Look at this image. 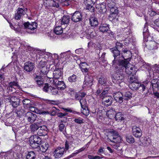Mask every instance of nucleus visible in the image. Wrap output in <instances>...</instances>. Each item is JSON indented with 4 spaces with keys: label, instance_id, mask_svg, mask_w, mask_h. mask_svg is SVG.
Here are the masks:
<instances>
[{
    "label": "nucleus",
    "instance_id": "nucleus-1",
    "mask_svg": "<svg viewBox=\"0 0 159 159\" xmlns=\"http://www.w3.org/2000/svg\"><path fill=\"white\" fill-rule=\"evenodd\" d=\"M125 77V71L118 70L113 75L112 77V81L114 83L120 84L124 81Z\"/></svg>",
    "mask_w": 159,
    "mask_h": 159
},
{
    "label": "nucleus",
    "instance_id": "nucleus-2",
    "mask_svg": "<svg viewBox=\"0 0 159 159\" xmlns=\"http://www.w3.org/2000/svg\"><path fill=\"white\" fill-rule=\"evenodd\" d=\"M29 141L31 147L36 148L39 147L41 143L42 140L38 135H34L30 137Z\"/></svg>",
    "mask_w": 159,
    "mask_h": 159
},
{
    "label": "nucleus",
    "instance_id": "nucleus-3",
    "mask_svg": "<svg viewBox=\"0 0 159 159\" xmlns=\"http://www.w3.org/2000/svg\"><path fill=\"white\" fill-rule=\"evenodd\" d=\"M99 31L103 33H106L107 35L111 37H114V34L110 29L109 25L106 23L101 24L99 28Z\"/></svg>",
    "mask_w": 159,
    "mask_h": 159
},
{
    "label": "nucleus",
    "instance_id": "nucleus-4",
    "mask_svg": "<svg viewBox=\"0 0 159 159\" xmlns=\"http://www.w3.org/2000/svg\"><path fill=\"white\" fill-rule=\"evenodd\" d=\"M71 20L75 23H78L81 21L82 20L83 16L82 13L79 11H75L73 13L71 14Z\"/></svg>",
    "mask_w": 159,
    "mask_h": 159
},
{
    "label": "nucleus",
    "instance_id": "nucleus-5",
    "mask_svg": "<svg viewBox=\"0 0 159 159\" xmlns=\"http://www.w3.org/2000/svg\"><path fill=\"white\" fill-rule=\"evenodd\" d=\"M129 61L127 60L124 59V60H120L119 59L117 61H118L117 65L119 68L118 70L124 71L125 68L130 65Z\"/></svg>",
    "mask_w": 159,
    "mask_h": 159
},
{
    "label": "nucleus",
    "instance_id": "nucleus-6",
    "mask_svg": "<svg viewBox=\"0 0 159 159\" xmlns=\"http://www.w3.org/2000/svg\"><path fill=\"white\" fill-rule=\"evenodd\" d=\"M112 53L113 54L114 60L112 61V65H115L121 57L120 51L115 48H112L111 49Z\"/></svg>",
    "mask_w": 159,
    "mask_h": 159
},
{
    "label": "nucleus",
    "instance_id": "nucleus-7",
    "mask_svg": "<svg viewBox=\"0 0 159 159\" xmlns=\"http://www.w3.org/2000/svg\"><path fill=\"white\" fill-rule=\"evenodd\" d=\"M25 117L28 122L30 123H34L37 118V115L33 113L28 111L25 114Z\"/></svg>",
    "mask_w": 159,
    "mask_h": 159
},
{
    "label": "nucleus",
    "instance_id": "nucleus-8",
    "mask_svg": "<svg viewBox=\"0 0 159 159\" xmlns=\"http://www.w3.org/2000/svg\"><path fill=\"white\" fill-rule=\"evenodd\" d=\"M132 132L133 134L136 137L140 138L142 135V131L140 128L136 125L132 126Z\"/></svg>",
    "mask_w": 159,
    "mask_h": 159
},
{
    "label": "nucleus",
    "instance_id": "nucleus-9",
    "mask_svg": "<svg viewBox=\"0 0 159 159\" xmlns=\"http://www.w3.org/2000/svg\"><path fill=\"white\" fill-rule=\"evenodd\" d=\"M65 151L64 148L59 147L57 148L54 152V156L56 158H59L61 157Z\"/></svg>",
    "mask_w": 159,
    "mask_h": 159
},
{
    "label": "nucleus",
    "instance_id": "nucleus-10",
    "mask_svg": "<svg viewBox=\"0 0 159 159\" xmlns=\"http://www.w3.org/2000/svg\"><path fill=\"white\" fill-rule=\"evenodd\" d=\"M27 10V8L24 9L21 8H18L17 9V12L15 15V18L16 20H20L21 17L26 13Z\"/></svg>",
    "mask_w": 159,
    "mask_h": 159
},
{
    "label": "nucleus",
    "instance_id": "nucleus-11",
    "mask_svg": "<svg viewBox=\"0 0 159 159\" xmlns=\"http://www.w3.org/2000/svg\"><path fill=\"white\" fill-rule=\"evenodd\" d=\"M81 107L83 109V113L86 115H88L89 114V111L88 108L87 107L86 101L85 99L82 98L80 101Z\"/></svg>",
    "mask_w": 159,
    "mask_h": 159
},
{
    "label": "nucleus",
    "instance_id": "nucleus-12",
    "mask_svg": "<svg viewBox=\"0 0 159 159\" xmlns=\"http://www.w3.org/2000/svg\"><path fill=\"white\" fill-rule=\"evenodd\" d=\"M19 86V85L17 82L13 81L9 83L7 87V89L8 92H13L14 93L16 92L15 87H18Z\"/></svg>",
    "mask_w": 159,
    "mask_h": 159
},
{
    "label": "nucleus",
    "instance_id": "nucleus-13",
    "mask_svg": "<svg viewBox=\"0 0 159 159\" xmlns=\"http://www.w3.org/2000/svg\"><path fill=\"white\" fill-rule=\"evenodd\" d=\"M101 98L102 99V104L106 107L111 105L112 102L113 98L111 96H104Z\"/></svg>",
    "mask_w": 159,
    "mask_h": 159
},
{
    "label": "nucleus",
    "instance_id": "nucleus-14",
    "mask_svg": "<svg viewBox=\"0 0 159 159\" xmlns=\"http://www.w3.org/2000/svg\"><path fill=\"white\" fill-rule=\"evenodd\" d=\"M53 83L58 89L63 90L66 88V85L63 81H59L57 80H54Z\"/></svg>",
    "mask_w": 159,
    "mask_h": 159
},
{
    "label": "nucleus",
    "instance_id": "nucleus-15",
    "mask_svg": "<svg viewBox=\"0 0 159 159\" xmlns=\"http://www.w3.org/2000/svg\"><path fill=\"white\" fill-rule=\"evenodd\" d=\"M34 67V64L31 61H27L24 64V69L27 72H31Z\"/></svg>",
    "mask_w": 159,
    "mask_h": 159
},
{
    "label": "nucleus",
    "instance_id": "nucleus-16",
    "mask_svg": "<svg viewBox=\"0 0 159 159\" xmlns=\"http://www.w3.org/2000/svg\"><path fill=\"white\" fill-rule=\"evenodd\" d=\"M122 56L124 60H127L130 61L131 57H132V53L131 52L126 49L123 50L122 49Z\"/></svg>",
    "mask_w": 159,
    "mask_h": 159
},
{
    "label": "nucleus",
    "instance_id": "nucleus-17",
    "mask_svg": "<svg viewBox=\"0 0 159 159\" xmlns=\"http://www.w3.org/2000/svg\"><path fill=\"white\" fill-rule=\"evenodd\" d=\"M113 97L115 100L117 102L121 103L123 102V96L122 93L118 92L113 94Z\"/></svg>",
    "mask_w": 159,
    "mask_h": 159
},
{
    "label": "nucleus",
    "instance_id": "nucleus-18",
    "mask_svg": "<svg viewBox=\"0 0 159 159\" xmlns=\"http://www.w3.org/2000/svg\"><path fill=\"white\" fill-rule=\"evenodd\" d=\"M23 25L25 29L34 30L36 29L37 27V23L35 22H32L30 23L28 21L25 22Z\"/></svg>",
    "mask_w": 159,
    "mask_h": 159
},
{
    "label": "nucleus",
    "instance_id": "nucleus-19",
    "mask_svg": "<svg viewBox=\"0 0 159 159\" xmlns=\"http://www.w3.org/2000/svg\"><path fill=\"white\" fill-rule=\"evenodd\" d=\"M48 130L47 127L46 126H39L37 134L39 136H45L47 134Z\"/></svg>",
    "mask_w": 159,
    "mask_h": 159
},
{
    "label": "nucleus",
    "instance_id": "nucleus-20",
    "mask_svg": "<svg viewBox=\"0 0 159 159\" xmlns=\"http://www.w3.org/2000/svg\"><path fill=\"white\" fill-rule=\"evenodd\" d=\"M24 107L26 108H29L30 111H33L32 109H34L33 107V102L30 100L28 99H25L22 101Z\"/></svg>",
    "mask_w": 159,
    "mask_h": 159
},
{
    "label": "nucleus",
    "instance_id": "nucleus-21",
    "mask_svg": "<svg viewBox=\"0 0 159 159\" xmlns=\"http://www.w3.org/2000/svg\"><path fill=\"white\" fill-rule=\"evenodd\" d=\"M96 9L101 13H103L106 11L107 9L106 7V4L102 2L101 3L98 4L96 6Z\"/></svg>",
    "mask_w": 159,
    "mask_h": 159
},
{
    "label": "nucleus",
    "instance_id": "nucleus-22",
    "mask_svg": "<svg viewBox=\"0 0 159 159\" xmlns=\"http://www.w3.org/2000/svg\"><path fill=\"white\" fill-rule=\"evenodd\" d=\"M147 44H145V46L148 48L150 50L157 49V43L155 41H147Z\"/></svg>",
    "mask_w": 159,
    "mask_h": 159
},
{
    "label": "nucleus",
    "instance_id": "nucleus-23",
    "mask_svg": "<svg viewBox=\"0 0 159 159\" xmlns=\"http://www.w3.org/2000/svg\"><path fill=\"white\" fill-rule=\"evenodd\" d=\"M62 69L61 68L55 69L53 72V77L55 80H57L62 75Z\"/></svg>",
    "mask_w": 159,
    "mask_h": 159
},
{
    "label": "nucleus",
    "instance_id": "nucleus-24",
    "mask_svg": "<svg viewBox=\"0 0 159 159\" xmlns=\"http://www.w3.org/2000/svg\"><path fill=\"white\" fill-rule=\"evenodd\" d=\"M85 32L91 38H93L96 36L94 29L91 27H88L85 30Z\"/></svg>",
    "mask_w": 159,
    "mask_h": 159
},
{
    "label": "nucleus",
    "instance_id": "nucleus-25",
    "mask_svg": "<svg viewBox=\"0 0 159 159\" xmlns=\"http://www.w3.org/2000/svg\"><path fill=\"white\" fill-rule=\"evenodd\" d=\"M93 78L92 76H86L84 82V85L89 86H91L93 84Z\"/></svg>",
    "mask_w": 159,
    "mask_h": 159
},
{
    "label": "nucleus",
    "instance_id": "nucleus-26",
    "mask_svg": "<svg viewBox=\"0 0 159 159\" xmlns=\"http://www.w3.org/2000/svg\"><path fill=\"white\" fill-rule=\"evenodd\" d=\"M107 3L108 7L110 9L111 12H117L118 10L117 8L115 7V3L113 2H107Z\"/></svg>",
    "mask_w": 159,
    "mask_h": 159
},
{
    "label": "nucleus",
    "instance_id": "nucleus-27",
    "mask_svg": "<svg viewBox=\"0 0 159 159\" xmlns=\"http://www.w3.org/2000/svg\"><path fill=\"white\" fill-rule=\"evenodd\" d=\"M34 80L38 86L40 87L43 85L44 84L43 80L41 76L36 75L34 78Z\"/></svg>",
    "mask_w": 159,
    "mask_h": 159
},
{
    "label": "nucleus",
    "instance_id": "nucleus-28",
    "mask_svg": "<svg viewBox=\"0 0 159 159\" xmlns=\"http://www.w3.org/2000/svg\"><path fill=\"white\" fill-rule=\"evenodd\" d=\"M79 66L83 72L87 73L88 71L89 68L88 64L86 62H81L79 64Z\"/></svg>",
    "mask_w": 159,
    "mask_h": 159
},
{
    "label": "nucleus",
    "instance_id": "nucleus-29",
    "mask_svg": "<svg viewBox=\"0 0 159 159\" xmlns=\"http://www.w3.org/2000/svg\"><path fill=\"white\" fill-rule=\"evenodd\" d=\"M150 84L152 85L153 89L158 90L159 88V80L157 79L153 80L150 83Z\"/></svg>",
    "mask_w": 159,
    "mask_h": 159
},
{
    "label": "nucleus",
    "instance_id": "nucleus-30",
    "mask_svg": "<svg viewBox=\"0 0 159 159\" xmlns=\"http://www.w3.org/2000/svg\"><path fill=\"white\" fill-rule=\"evenodd\" d=\"M125 72H126V74L129 75H134L135 73V70L133 66H130V65L129 66H128L124 70Z\"/></svg>",
    "mask_w": 159,
    "mask_h": 159
},
{
    "label": "nucleus",
    "instance_id": "nucleus-31",
    "mask_svg": "<svg viewBox=\"0 0 159 159\" xmlns=\"http://www.w3.org/2000/svg\"><path fill=\"white\" fill-rule=\"evenodd\" d=\"M141 86V84L139 82L136 83H132L129 84V87L132 90H135L138 89Z\"/></svg>",
    "mask_w": 159,
    "mask_h": 159
},
{
    "label": "nucleus",
    "instance_id": "nucleus-32",
    "mask_svg": "<svg viewBox=\"0 0 159 159\" xmlns=\"http://www.w3.org/2000/svg\"><path fill=\"white\" fill-rule=\"evenodd\" d=\"M122 29H123V34L125 38L128 37V35H129L131 33L130 27L129 26H127L126 27H124Z\"/></svg>",
    "mask_w": 159,
    "mask_h": 159
},
{
    "label": "nucleus",
    "instance_id": "nucleus-33",
    "mask_svg": "<svg viewBox=\"0 0 159 159\" xmlns=\"http://www.w3.org/2000/svg\"><path fill=\"white\" fill-rule=\"evenodd\" d=\"M70 20V17L68 15L64 16L61 20V25L68 24Z\"/></svg>",
    "mask_w": 159,
    "mask_h": 159
},
{
    "label": "nucleus",
    "instance_id": "nucleus-34",
    "mask_svg": "<svg viewBox=\"0 0 159 159\" xmlns=\"http://www.w3.org/2000/svg\"><path fill=\"white\" fill-rule=\"evenodd\" d=\"M89 22L92 26H95L98 24L97 19L95 17H91L89 19Z\"/></svg>",
    "mask_w": 159,
    "mask_h": 159
},
{
    "label": "nucleus",
    "instance_id": "nucleus-35",
    "mask_svg": "<svg viewBox=\"0 0 159 159\" xmlns=\"http://www.w3.org/2000/svg\"><path fill=\"white\" fill-rule=\"evenodd\" d=\"M119 13V11H117V12H111L109 17V19L110 20L112 21L115 19H117L116 18L117 17V15Z\"/></svg>",
    "mask_w": 159,
    "mask_h": 159
},
{
    "label": "nucleus",
    "instance_id": "nucleus-36",
    "mask_svg": "<svg viewBox=\"0 0 159 159\" xmlns=\"http://www.w3.org/2000/svg\"><path fill=\"white\" fill-rule=\"evenodd\" d=\"M113 140L112 141L109 139V138H107V140L108 141H110L114 143H119L121 142L122 138H121V136L119 135V136H117L116 137H113Z\"/></svg>",
    "mask_w": 159,
    "mask_h": 159
},
{
    "label": "nucleus",
    "instance_id": "nucleus-37",
    "mask_svg": "<svg viewBox=\"0 0 159 159\" xmlns=\"http://www.w3.org/2000/svg\"><path fill=\"white\" fill-rule=\"evenodd\" d=\"M115 117L116 120L118 121L123 120H124L123 115L122 113L120 112H118L117 113H116Z\"/></svg>",
    "mask_w": 159,
    "mask_h": 159
},
{
    "label": "nucleus",
    "instance_id": "nucleus-38",
    "mask_svg": "<svg viewBox=\"0 0 159 159\" xmlns=\"http://www.w3.org/2000/svg\"><path fill=\"white\" fill-rule=\"evenodd\" d=\"M15 112L17 114V116L20 118L23 115L24 110L20 108H19L15 110Z\"/></svg>",
    "mask_w": 159,
    "mask_h": 159
},
{
    "label": "nucleus",
    "instance_id": "nucleus-39",
    "mask_svg": "<svg viewBox=\"0 0 159 159\" xmlns=\"http://www.w3.org/2000/svg\"><path fill=\"white\" fill-rule=\"evenodd\" d=\"M127 142L130 143H133L135 142V140L133 136L131 135H127L125 136Z\"/></svg>",
    "mask_w": 159,
    "mask_h": 159
},
{
    "label": "nucleus",
    "instance_id": "nucleus-40",
    "mask_svg": "<svg viewBox=\"0 0 159 159\" xmlns=\"http://www.w3.org/2000/svg\"><path fill=\"white\" fill-rule=\"evenodd\" d=\"M116 113V111L113 109H112L107 111L106 114L107 116L109 118H111L112 117H114V116L115 115Z\"/></svg>",
    "mask_w": 159,
    "mask_h": 159
},
{
    "label": "nucleus",
    "instance_id": "nucleus-41",
    "mask_svg": "<svg viewBox=\"0 0 159 159\" xmlns=\"http://www.w3.org/2000/svg\"><path fill=\"white\" fill-rule=\"evenodd\" d=\"M132 93L128 91L125 93L123 95V99L124 100H127L130 99L132 97Z\"/></svg>",
    "mask_w": 159,
    "mask_h": 159
},
{
    "label": "nucleus",
    "instance_id": "nucleus-42",
    "mask_svg": "<svg viewBox=\"0 0 159 159\" xmlns=\"http://www.w3.org/2000/svg\"><path fill=\"white\" fill-rule=\"evenodd\" d=\"M54 32L57 34H60L63 32V30L62 28L60 26H56L54 29Z\"/></svg>",
    "mask_w": 159,
    "mask_h": 159
},
{
    "label": "nucleus",
    "instance_id": "nucleus-43",
    "mask_svg": "<svg viewBox=\"0 0 159 159\" xmlns=\"http://www.w3.org/2000/svg\"><path fill=\"white\" fill-rule=\"evenodd\" d=\"M39 72L40 73V75H46L48 72V69L47 66L44 67V68L41 69H39Z\"/></svg>",
    "mask_w": 159,
    "mask_h": 159
},
{
    "label": "nucleus",
    "instance_id": "nucleus-44",
    "mask_svg": "<svg viewBox=\"0 0 159 159\" xmlns=\"http://www.w3.org/2000/svg\"><path fill=\"white\" fill-rule=\"evenodd\" d=\"M35 154L33 151L29 152L26 156V159H35Z\"/></svg>",
    "mask_w": 159,
    "mask_h": 159
},
{
    "label": "nucleus",
    "instance_id": "nucleus-45",
    "mask_svg": "<svg viewBox=\"0 0 159 159\" xmlns=\"http://www.w3.org/2000/svg\"><path fill=\"white\" fill-rule=\"evenodd\" d=\"M41 150L43 152H45L48 149V144L45 143L43 144L41 146L39 147Z\"/></svg>",
    "mask_w": 159,
    "mask_h": 159
},
{
    "label": "nucleus",
    "instance_id": "nucleus-46",
    "mask_svg": "<svg viewBox=\"0 0 159 159\" xmlns=\"http://www.w3.org/2000/svg\"><path fill=\"white\" fill-rule=\"evenodd\" d=\"M30 127L31 129V131L33 132L35 131L36 130H38L39 128V126L36 123L31 124L30 125Z\"/></svg>",
    "mask_w": 159,
    "mask_h": 159
},
{
    "label": "nucleus",
    "instance_id": "nucleus-47",
    "mask_svg": "<svg viewBox=\"0 0 159 159\" xmlns=\"http://www.w3.org/2000/svg\"><path fill=\"white\" fill-rule=\"evenodd\" d=\"M46 62L45 61H40L38 65V68L39 69H41L44 67H46Z\"/></svg>",
    "mask_w": 159,
    "mask_h": 159
},
{
    "label": "nucleus",
    "instance_id": "nucleus-48",
    "mask_svg": "<svg viewBox=\"0 0 159 159\" xmlns=\"http://www.w3.org/2000/svg\"><path fill=\"white\" fill-rule=\"evenodd\" d=\"M129 83H136L139 82L138 81V79L137 78H136L135 76H134L133 74L130 77L129 79Z\"/></svg>",
    "mask_w": 159,
    "mask_h": 159
},
{
    "label": "nucleus",
    "instance_id": "nucleus-49",
    "mask_svg": "<svg viewBox=\"0 0 159 159\" xmlns=\"http://www.w3.org/2000/svg\"><path fill=\"white\" fill-rule=\"evenodd\" d=\"M148 29L147 26H145L144 27V29L143 32V34L144 37L143 42H145L146 41V39L145 38L147 36L148 34Z\"/></svg>",
    "mask_w": 159,
    "mask_h": 159
},
{
    "label": "nucleus",
    "instance_id": "nucleus-50",
    "mask_svg": "<svg viewBox=\"0 0 159 159\" xmlns=\"http://www.w3.org/2000/svg\"><path fill=\"white\" fill-rule=\"evenodd\" d=\"M50 88V92L53 95H56L58 93V90L57 88L56 89L53 87L51 86Z\"/></svg>",
    "mask_w": 159,
    "mask_h": 159
},
{
    "label": "nucleus",
    "instance_id": "nucleus-51",
    "mask_svg": "<svg viewBox=\"0 0 159 159\" xmlns=\"http://www.w3.org/2000/svg\"><path fill=\"white\" fill-rule=\"evenodd\" d=\"M77 76L75 75H72L68 78L69 81L71 82H75L77 80Z\"/></svg>",
    "mask_w": 159,
    "mask_h": 159
},
{
    "label": "nucleus",
    "instance_id": "nucleus-52",
    "mask_svg": "<svg viewBox=\"0 0 159 159\" xmlns=\"http://www.w3.org/2000/svg\"><path fill=\"white\" fill-rule=\"evenodd\" d=\"M71 143L70 142L66 140L65 142V151H66L68 150L70 146L71 145Z\"/></svg>",
    "mask_w": 159,
    "mask_h": 159
},
{
    "label": "nucleus",
    "instance_id": "nucleus-53",
    "mask_svg": "<svg viewBox=\"0 0 159 159\" xmlns=\"http://www.w3.org/2000/svg\"><path fill=\"white\" fill-rule=\"evenodd\" d=\"M50 87H51V86H49L48 84H45L43 88V90L46 92H49L50 90Z\"/></svg>",
    "mask_w": 159,
    "mask_h": 159
},
{
    "label": "nucleus",
    "instance_id": "nucleus-54",
    "mask_svg": "<svg viewBox=\"0 0 159 159\" xmlns=\"http://www.w3.org/2000/svg\"><path fill=\"white\" fill-rule=\"evenodd\" d=\"M99 83L101 84H106L107 83V80L106 78L103 77H101L99 80Z\"/></svg>",
    "mask_w": 159,
    "mask_h": 159
},
{
    "label": "nucleus",
    "instance_id": "nucleus-55",
    "mask_svg": "<svg viewBox=\"0 0 159 159\" xmlns=\"http://www.w3.org/2000/svg\"><path fill=\"white\" fill-rule=\"evenodd\" d=\"M83 120H84L80 117H79L78 118H76L74 120V121L76 123L80 124L84 123Z\"/></svg>",
    "mask_w": 159,
    "mask_h": 159
},
{
    "label": "nucleus",
    "instance_id": "nucleus-56",
    "mask_svg": "<svg viewBox=\"0 0 159 159\" xmlns=\"http://www.w3.org/2000/svg\"><path fill=\"white\" fill-rule=\"evenodd\" d=\"M58 111V110L55 108V107H54L52 108V109L50 111H49L50 112L49 114L51 115V116H55L56 114L57 111Z\"/></svg>",
    "mask_w": 159,
    "mask_h": 159
},
{
    "label": "nucleus",
    "instance_id": "nucleus-57",
    "mask_svg": "<svg viewBox=\"0 0 159 159\" xmlns=\"http://www.w3.org/2000/svg\"><path fill=\"white\" fill-rule=\"evenodd\" d=\"M86 9L89 10L91 12H93L94 11V7L93 6V4L90 5H87Z\"/></svg>",
    "mask_w": 159,
    "mask_h": 159
},
{
    "label": "nucleus",
    "instance_id": "nucleus-58",
    "mask_svg": "<svg viewBox=\"0 0 159 159\" xmlns=\"http://www.w3.org/2000/svg\"><path fill=\"white\" fill-rule=\"evenodd\" d=\"M16 101L11 103L13 107H16L20 104V101L19 98H16Z\"/></svg>",
    "mask_w": 159,
    "mask_h": 159
},
{
    "label": "nucleus",
    "instance_id": "nucleus-59",
    "mask_svg": "<svg viewBox=\"0 0 159 159\" xmlns=\"http://www.w3.org/2000/svg\"><path fill=\"white\" fill-rule=\"evenodd\" d=\"M123 46L124 45L122 43L120 42H117L116 43V47L115 48L116 49H119V50L123 48Z\"/></svg>",
    "mask_w": 159,
    "mask_h": 159
},
{
    "label": "nucleus",
    "instance_id": "nucleus-60",
    "mask_svg": "<svg viewBox=\"0 0 159 159\" xmlns=\"http://www.w3.org/2000/svg\"><path fill=\"white\" fill-rule=\"evenodd\" d=\"M150 144V142L148 141V140L146 139H144L142 142L141 145L144 146H146L149 145Z\"/></svg>",
    "mask_w": 159,
    "mask_h": 159
},
{
    "label": "nucleus",
    "instance_id": "nucleus-61",
    "mask_svg": "<svg viewBox=\"0 0 159 159\" xmlns=\"http://www.w3.org/2000/svg\"><path fill=\"white\" fill-rule=\"evenodd\" d=\"M110 133L113 134V137H116L118 136H119V133L116 130H111L109 131Z\"/></svg>",
    "mask_w": 159,
    "mask_h": 159
},
{
    "label": "nucleus",
    "instance_id": "nucleus-62",
    "mask_svg": "<svg viewBox=\"0 0 159 159\" xmlns=\"http://www.w3.org/2000/svg\"><path fill=\"white\" fill-rule=\"evenodd\" d=\"M59 128L60 131L63 132L65 130V125L63 123H60L59 125Z\"/></svg>",
    "mask_w": 159,
    "mask_h": 159
},
{
    "label": "nucleus",
    "instance_id": "nucleus-63",
    "mask_svg": "<svg viewBox=\"0 0 159 159\" xmlns=\"http://www.w3.org/2000/svg\"><path fill=\"white\" fill-rule=\"evenodd\" d=\"M70 2L68 0H66L61 3H60L61 5L63 6H68L69 5Z\"/></svg>",
    "mask_w": 159,
    "mask_h": 159
},
{
    "label": "nucleus",
    "instance_id": "nucleus-64",
    "mask_svg": "<svg viewBox=\"0 0 159 159\" xmlns=\"http://www.w3.org/2000/svg\"><path fill=\"white\" fill-rule=\"evenodd\" d=\"M93 2L92 1V0H84V3L86 6L87 5H90L91 4L94 5L93 4Z\"/></svg>",
    "mask_w": 159,
    "mask_h": 159
}]
</instances>
